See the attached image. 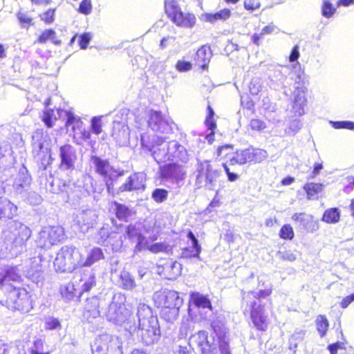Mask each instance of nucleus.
<instances>
[{
	"instance_id": "obj_1",
	"label": "nucleus",
	"mask_w": 354,
	"mask_h": 354,
	"mask_svg": "<svg viewBox=\"0 0 354 354\" xmlns=\"http://www.w3.org/2000/svg\"><path fill=\"white\" fill-rule=\"evenodd\" d=\"M23 279L15 266L0 268V290L6 296L8 308L22 313H28L32 308L31 295L21 287Z\"/></svg>"
},
{
	"instance_id": "obj_2",
	"label": "nucleus",
	"mask_w": 354,
	"mask_h": 354,
	"mask_svg": "<svg viewBox=\"0 0 354 354\" xmlns=\"http://www.w3.org/2000/svg\"><path fill=\"white\" fill-rule=\"evenodd\" d=\"M216 155L220 160H224L222 167L227 174V180L230 182L236 181L239 175L230 171L229 165H243L245 164H257L263 162L267 158L266 150L249 146L243 149H235L231 144L218 146L216 150Z\"/></svg>"
},
{
	"instance_id": "obj_3",
	"label": "nucleus",
	"mask_w": 354,
	"mask_h": 354,
	"mask_svg": "<svg viewBox=\"0 0 354 354\" xmlns=\"http://www.w3.org/2000/svg\"><path fill=\"white\" fill-rule=\"evenodd\" d=\"M193 341L200 349L201 354H232L227 329L221 321H213L210 324L209 332L199 330L191 336Z\"/></svg>"
},
{
	"instance_id": "obj_4",
	"label": "nucleus",
	"mask_w": 354,
	"mask_h": 354,
	"mask_svg": "<svg viewBox=\"0 0 354 354\" xmlns=\"http://www.w3.org/2000/svg\"><path fill=\"white\" fill-rule=\"evenodd\" d=\"M272 286L256 292L241 290V307L244 315H249L254 328L260 332H266L269 326L270 318L266 310V304L262 299H266L272 293Z\"/></svg>"
},
{
	"instance_id": "obj_5",
	"label": "nucleus",
	"mask_w": 354,
	"mask_h": 354,
	"mask_svg": "<svg viewBox=\"0 0 354 354\" xmlns=\"http://www.w3.org/2000/svg\"><path fill=\"white\" fill-rule=\"evenodd\" d=\"M154 306L159 310V313L164 320L172 322L179 316V310L183 304V299L178 292L161 289L153 295Z\"/></svg>"
},
{
	"instance_id": "obj_6",
	"label": "nucleus",
	"mask_w": 354,
	"mask_h": 354,
	"mask_svg": "<svg viewBox=\"0 0 354 354\" xmlns=\"http://www.w3.org/2000/svg\"><path fill=\"white\" fill-rule=\"evenodd\" d=\"M164 10L167 18L177 27L192 28L196 24L195 14L184 11L176 0H166Z\"/></svg>"
},
{
	"instance_id": "obj_7",
	"label": "nucleus",
	"mask_w": 354,
	"mask_h": 354,
	"mask_svg": "<svg viewBox=\"0 0 354 354\" xmlns=\"http://www.w3.org/2000/svg\"><path fill=\"white\" fill-rule=\"evenodd\" d=\"M91 161L95 166L96 174L100 176L105 184L107 192L112 195L116 187L117 180L124 175V171H119L112 166L108 160L93 156Z\"/></svg>"
},
{
	"instance_id": "obj_8",
	"label": "nucleus",
	"mask_w": 354,
	"mask_h": 354,
	"mask_svg": "<svg viewBox=\"0 0 354 354\" xmlns=\"http://www.w3.org/2000/svg\"><path fill=\"white\" fill-rule=\"evenodd\" d=\"M67 239L65 229L61 225H49L41 229L36 240L37 245L41 249H50Z\"/></svg>"
},
{
	"instance_id": "obj_9",
	"label": "nucleus",
	"mask_w": 354,
	"mask_h": 354,
	"mask_svg": "<svg viewBox=\"0 0 354 354\" xmlns=\"http://www.w3.org/2000/svg\"><path fill=\"white\" fill-rule=\"evenodd\" d=\"M75 249L65 245L60 248L53 262L54 268L57 272H72L81 268L80 261L75 257Z\"/></svg>"
},
{
	"instance_id": "obj_10",
	"label": "nucleus",
	"mask_w": 354,
	"mask_h": 354,
	"mask_svg": "<svg viewBox=\"0 0 354 354\" xmlns=\"http://www.w3.org/2000/svg\"><path fill=\"white\" fill-rule=\"evenodd\" d=\"M147 175L142 171L133 172L120 187H115L113 196L124 192L144 190L146 187Z\"/></svg>"
},
{
	"instance_id": "obj_11",
	"label": "nucleus",
	"mask_w": 354,
	"mask_h": 354,
	"mask_svg": "<svg viewBox=\"0 0 354 354\" xmlns=\"http://www.w3.org/2000/svg\"><path fill=\"white\" fill-rule=\"evenodd\" d=\"M147 124L149 127L158 133L169 134L172 131L171 124L158 111L151 109L149 111Z\"/></svg>"
},
{
	"instance_id": "obj_12",
	"label": "nucleus",
	"mask_w": 354,
	"mask_h": 354,
	"mask_svg": "<svg viewBox=\"0 0 354 354\" xmlns=\"http://www.w3.org/2000/svg\"><path fill=\"white\" fill-rule=\"evenodd\" d=\"M186 172L183 165L176 162L168 163L160 168V177L178 183L185 179Z\"/></svg>"
},
{
	"instance_id": "obj_13",
	"label": "nucleus",
	"mask_w": 354,
	"mask_h": 354,
	"mask_svg": "<svg viewBox=\"0 0 354 354\" xmlns=\"http://www.w3.org/2000/svg\"><path fill=\"white\" fill-rule=\"evenodd\" d=\"M59 152L60 158L59 168L74 169L75 162L77 158L75 148L72 145L66 143L59 147Z\"/></svg>"
},
{
	"instance_id": "obj_14",
	"label": "nucleus",
	"mask_w": 354,
	"mask_h": 354,
	"mask_svg": "<svg viewBox=\"0 0 354 354\" xmlns=\"http://www.w3.org/2000/svg\"><path fill=\"white\" fill-rule=\"evenodd\" d=\"M158 273L165 279L174 280L182 273V265L177 261L168 259L158 266Z\"/></svg>"
},
{
	"instance_id": "obj_15",
	"label": "nucleus",
	"mask_w": 354,
	"mask_h": 354,
	"mask_svg": "<svg viewBox=\"0 0 354 354\" xmlns=\"http://www.w3.org/2000/svg\"><path fill=\"white\" fill-rule=\"evenodd\" d=\"M220 176V171L214 168L211 160H205L200 163L198 170V178L204 180L206 184L212 185Z\"/></svg>"
},
{
	"instance_id": "obj_16",
	"label": "nucleus",
	"mask_w": 354,
	"mask_h": 354,
	"mask_svg": "<svg viewBox=\"0 0 354 354\" xmlns=\"http://www.w3.org/2000/svg\"><path fill=\"white\" fill-rule=\"evenodd\" d=\"M110 318L116 324H122L127 322L131 312L124 303H113L109 309Z\"/></svg>"
},
{
	"instance_id": "obj_17",
	"label": "nucleus",
	"mask_w": 354,
	"mask_h": 354,
	"mask_svg": "<svg viewBox=\"0 0 354 354\" xmlns=\"http://www.w3.org/2000/svg\"><path fill=\"white\" fill-rule=\"evenodd\" d=\"M140 337L142 342L149 345L157 342L160 336V330L158 322H149L140 328Z\"/></svg>"
},
{
	"instance_id": "obj_18",
	"label": "nucleus",
	"mask_w": 354,
	"mask_h": 354,
	"mask_svg": "<svg viewBox=\"0 0 354 354\" xmlns=\"http://www.w3.org/2000/svg\"><path fill=\"white\" fill-rule=\"evenodd\" d=\"M212 56V49L209 45L201 46L196 52L194 57V64L201 71H207L209 63Z\"/></svg>"
},
{
	"instance_id": "obj_19",
	"label": "nucleus",
	"mask_w": 354,
	"mask_h": 354,
	"mask_svg": "<svg viewBox=\"0 0 354 354\" xmlns=\"http://www.w3.org/2000/svg\"><path fill=\"white\" fill-rule=\"evenodd\" d=\"M295 223H299L308 232H313L319 229V222L314 216L304 212L295 213L292 216Z\"/></svg>"
},
{
	"instance_id": "obj_20",
	"label": "nucleus",
	"mask_w": 354,
	"mask_h": 354,
	"mask_svg": "<svg viewBox=\"0 0 354 354\" xmlns=\"http://www.w3.org/2000/svg\"><path fill=\"white\" fill-rule=\"evenodd\" d=\"M99 306V301L96 297L86 299L83 310L84 318L90 321L99 317L100 315Z\"/></svg>"
},
{
	"instance_id": "obj_21",
	"label": "nucleus",
	"mask_w": 354,
	"mask_h": 354,
	"mask_svg": "<svg viewBox=\"0 0 354 354\" xmlns=\"http://www.w3.org/2000/svg\"><path fill=\"white\" fill-rule=\"evenodd\" d=\"M17 207L7 198L0 197V219L10 220L17 215Z\"/></svg>"
},
{
	"instance_id": "obj_22",
	"label": "nucleus",
	"mask_w": 354,
	"mask_h": 354,
	"mask_svg": "<svg viewBox=\"0 0 354 354\" xmlns=\"http://www.w3.org/2000/svg\"><path fill=\"white\" fill-rule=\"evenodd\" d=\"M187 236L192 241V245L191 249L185 248L183 250L182 257L184 258L198 257L201 251V245L191 230L187 232Z\"/></svg>"
},
{
	"instance_id": "obj_23",
	"label": "nucleus",
	"mask_w": 354,
	"mask_h": 354,
	"mask_svg": "<svg viewBox=\"0 0 354 354\" xmlns=\"http://www.w3.org/2000/svg\"><path fill=\"white\" fill-rule=\"evenodd\" d=\"M48 41H51L56 46L62 44V41L57 38L56 32L53 28L42 30L35 39V44H44Z\"/></svg>"
},
{
	"instance_id": "obj_24",
	"label": "nucleus",
	"mask_w": 354,
	"mask_h": 354,
	"mask_svg": "<svg viewBox=\"0 0 354 354\" xmlns=\"http://www.w3.org/2000/svg\"><path fill=\"white\" fill-rule=\"evenodd\" d=\"M31 234L32 232L28 226L21 223L15 236L13 243L15 246L25 245L27 241L30 238Z\"/></svg>"
},
{
	"instance_id": "obj_25",
	"label": "nucleus",
	"mask_w": 354,
	"mask_h": 354,
	"mask_svg": "<svg viewBox=\"0 0 354 354\" xmlns=\"http://www.w3.org/2000/svg\"><path fill=\"white\" fill-rule=\"evenodd\" d=\"M231 16V10L228 8L222 9L216 12H206L203 14L206 22L214 24L218 21H226Z\"/></svg>"
},
{
	"instance_id": "obj_26",
	"label": "nucleus",
	"mask_w": 354,
	"mask_h": 354,
	"mask_svg": "<svg viewBox=\"0 0 354 354\" xmlns=\"http://www.w3.org/2000/svg\"><path fill=\"white\" fill-rule=\"evenodd\" d=\"M112 205L115 206V215L116 218L122 221L128 222L133 214V212L125 205L113 201Z\"/></svg>"
},
{
	"instance_id": "obj_27",
	"label": "nucleus",
	"mask_w": 354,
	"mask_h": 354,
	"mask_svg": "<svg viewBox=\"0 0 354 354\" xmlns=\"http://www.w3.org/2000/svg\"><path fill=\"white\" fill-rule=\"evenodd\" d=\"M324 187V185L320 183H306L303 186V189L306 193L307 198L313 200L317 198V196L323 191Z\"/></svg>"
},
{
	"instance_id": "obj_28",
	"label": "nucleus",
	"mask_w": 354,
	"mask_h": 354,
	"mask_svg": "<svg viewBox=\"0 0 354 354\" xmlns=\"http://www.w3.org/2000/svg\"><path fill=\"white\" fill-rule=\"evenodd\" d=\"M104 258L103 251L100 248H93L88 254L87 257L84 262H80V266L87 267L91 266L95 262L102 260Z\"/></svg>"
},
{
	"instance_id": "obj_29",
	"label": "nucleus",
	"mask_w": 354,
	"mask_h": 354,
	"mask_svg": "<svg viewBox=\"0 0 354 354\" xmlns=\"http://www.w3.org/2000/svg\"><path fill=\"white\" fill-rule=\"evenodd\" d=\"M315 328L320 337H324L329 329L330 324L325 315H318L315 320Z\"/></svg>"
},
{
	"instance_id": "obj_30",
	"label": "nucleus",
	"mask_w": 354,
	"mask_h": 354,
	"mask_svg": "<svg viewBox=\"0 0 354 354\" xmlns=\"http://www.w3.org/2000/svg\"><path fill=\"white\" fill-rule=\"evenodd\" d=\"M191 299L194 305L197 308L212 310L211 301L206 295H203L199 292H192L191 294Z\"/></svg>"
},
{
	"instance_id": "obj_31",
	"label": "nucleus",
	"mask_w": 354,
	"mask_h": 354,
	"mask_svg": "<svg viewBox=\"0 0 354 354\" xmlns=\"http://www.w3.org/2000/svg\"><path fill=\"white\" fill-rule=\"evenodd\" d=\"M80 124L78 127H72L73 137L77 143L82 141H86L91 138V131Z\"/></svg>"
},
{
	"instance_id": "obj_32",
	"label": "nucleus",
	"mask_w": 354,
	"mask_h": 354,
	"mask_svg": "<svg viewBox=\"0 0 354 354\" xmlns=\"http://www.w3.org/2000/svg\"><path fill=\"white\" fill-rule=\"evenodd\" d=\"M340 219V212L337 207H331L325 210L322 221L326 223H336Z\"/></svg>"
},
{
	"instance_id": "obj_33",
	"label": "nucleus",
	"mask_w": 354,
	"mask_h": 354,
	"mask_svg": "<svg viewBox=\"0 0 354 354\" xmlns=\"http://www.w3.org/2000/svg\"><path fill=\"white\" fill-rule=\"evenodd\" d=\"M337 6L333 5L329 0H324L322 3L321 13L326 19L331 18L337 12Z\"/></svg>"
},
{
	"instance_id": "obj_34",
	"label": "nucleus",
	"mask_w": 354,
	"mask_h": 354,
	"mask_svg": "<svg viewBox=\"0 0 354 354\" xmlns=\"http://www.w3.org/2000/svg\"><path fill=\"white\" fill-rule=\"evenodd\" d=\"M74 285L68 283L60 288V295L62 298L66 302L73 299L76 295Z\"/></svg>"
},
{
	"instance_id": "obj_35",
	"label": "nucleus",
	"mask_w": 354,
	"mask_h": 354,
	"mask_svg": "<svg viewBox=\"0 0 354 354\" xmlns=\"http://www.w3.org/2000/svg\"><path fill=\"white\" fill-rule=\"evenodd\" d=\"M165 141V138L157 137L155 140H153L151 143L146 140L144 137L141 138V145L142 148L147 149L149 151L152 153L156 152V147L160 145H162Z\"/></svg>"
},
{
	"instance_id": "obj_36",
	"label": "nucleus",
	"mask_w": 354,
	"mask_h": 354,
	"mask_svg": "<svg viewBox=\"0 0 354 354\" xmlns=\"http://www.w3.org/2000/svg\"><path fill=\"white\" fill-rule=\"evenodd\" d=\"M41 119L48 128L53 127L57 120L53 109H46L44 110Z\"/></svg>"
},
{
	"instance_id": "obj_37",
	"label": "nucleus",
	"mask_w": 354,
	"mask_h": 354,
	"mask_svg": "<svg viewBox=\"0 0 354 354\" xmlns=\"http://www.w3.org/2000/svg\"><path fill=\"white\" fill-rule=\"evenodd\" d=\"M267 127L266 122L260 118H252L248 124V129L253 132H263Z\"/></svg>"
},
{
	"instance_id": "obj_38",
	"label": "nucleus",
	"mask_w": 354,
	"mask_h": 354,
	"mask_svg": "<svg viewBox=\"0 0 354 354\" xmlns=\"http://www.w3.org/2000/svg\"><path fill=\"white\" fill-rule=\"evenodd\" d=\"M56 8H48L39 14L40 20L46 25L52 24L55 20Z\"/></svg>"
},
{
	"instance_id": "obj_39",
	"label": "nucleus",
	"mask_w": 354,
	"mask_h": 354,
	"mask_svg": "<svg viewBox=\"0 0 354 354\" xmlns=\"http://www.w3.org/2000/svg\"><path fill=\"white\" fill-rule=\"evenodd\" d=\"M17 17L22 28H28L34 25L33 19L25 12L19 10L17 13Z\"/></svg>"
},
{
	"instance_id": "obj_40",
	"label": "nucleus",
	"mask_w": 354,
	"mask_h": 354,
	"mask_svg": "<svg viewBox=\"0 0 354 354\" xmlns=\"http://www.w3.org/2000/svg\"><path fill=\"white\" fill-rule=\"evenodd\" d=\"M279 235L281 239L291 241L295 236V232L290 224H284L281 227Z\"/></svg>"
},
{
	"instance_id": "obj_41",
	"label": "nucleus",
	"mask_w": 354,
	"mask_h": 354,
	"mask_svg": "<svg viewBox=\"0 0 354 354\" xmlns=\"http://www.w3.org/2000/svg\"><path fill=\"white\" fill-rule=\"evenodd\" d=\"M151 197L157 203H161L167 200L168 191L163 188H156L151 193Z\"/></svg>"
},
{
	"instance_id": "obj_42",
	"label": "nucleus",
	"mask_w": 354,
	"mask_h": 354,
	"mask_svg": "<svg viewBox=\"0 0 354 354\" xmlns=\"http://www.w3.org/2000/svg\"><path fill=\"white\" fill-rule=\"evenodd\" d=\"M121 285L124 290H131L136 286L133 277L128 273L121 275Z\"/></svg>"
},
{
	"instance_id": "obj_43",
	"label": "nucleus",
	"mask_w": 354,
	"mask_h": 354,
	"mask_svg": "<svg viewBox=\"0 0 354 354\" xmlns=\"http://www.w3.org/2000/svg\"><path fill=\"white\" fill-rule=\"evenodd\" d=\"M169 245L164 242L155 243L149 244L148 250L152 253L157 254L160 252H167L168 250Z\"/></svg>"
},
{
	"instance_id": "obj_44",
	"label": "nucleus",
	"mask_w": 354,
	"mask_h": 354,
	"mask_svg": "<svg viewBox=\"0 0 354 354\" xmlns=\"http://www.w3.org/2000/svg\"><path fill=\"white\" fill-rule=\"evenodd\" d=\"M126 232L128 239L131 241H135L142 234L136 226L132 224L127 227Z\"/></svg>"
},
{
	"instance_id": "obj_45",
	"label": "nucleus",
	"mask_w": 354,
	"mask_h": 354,
	"mask_svg": "<svg viewBox=\"0 0 354 354\" xmlns=\"http://www.w3.org/2000/svg\"><path fill=\"white\" fill-rule=\"evenodd\" d=\"M135 241H136V245L135 246L136 252L148 250L149 244L147 239L142 234L140 235Z\"/></svg>"
},
{
	"instance_id": "obj_46",
	"label": "nucleus",
	"mask_w": 354,
	"mask_h": 354,
	"mask_svg": "<svg viewBox=\"0 0 354 354\" xmlns=\"http://www.w3.org/2000/svg\"><path fill=\"white\" fill-rule=\"evenodd\" d=\"M62 327V324L59 320L57 318L50 317L46 319L45 321V328L47 330H52L57 328H60Z\"/></svg>"
},
{
	"instance_id": "obj_47",
	"label": "nucleus",
	"mask_w": 354,
	"mask_h": 354,
	"mask_svg": "<svg viewBox=\"0 0 354 354\" xmlns=\"http://www.w3.org/2000/svg\"><path fill=\"white\" fill-rule=\"evenodd\" d=\"M44 259L41 257H33L31 261L30 268L35 272H40L43 270Z\"/></svg>"
},
{
	"instance_id": "obj_48",
	"label": "nucleus",
	"mask_w": 354,
	"mask_h": 354,
	"mask_svg": "<svg viewBox=\"0 0 354 354\" xmlns=\"http://www.w3.org/2000/svg\"><path fill=\"white\" fill-rule=\"evenodd\" d=\"M92 11V3L91 0H82L78 8V12L88 15L91 13Z\"/></svg>"
},
{
	"instance_id": "obj_49",
	"label": "nucleus",
	"mask_w": 354,
	"mask_h": 354,
	"mask_svg": "<svg viewBox=\"0 0 354 354\" xmlns=\"http://www.w3.org/2000/svg\"><path fill=\"white\" fill-rule=\"evenodd\" d=\"M91 128L92 131L99 135L102 132L101 117H93L91 120Z\"/></svg>"
},
{
	"instance_id": "obj_50",
	"label": "nucleus",
	"mask_w": 354,
	"mask_h": 354,
	"mask_svg": "<svg viewBox=\"0 0 354 354\" xmlns=\"http://www.w3.org/2000/svg\"><path fill=\"white\" fill-rule=\"evenodd\" d=\"M327 349L328 350L330 354H337V351L339 350L346 351V347L344 342H336L335 343L328 344Z\"/></svg>"
},
{
	"instance_id": "obj_51",
	"label": "nucleus",
	"mask_w": 354,
	"mask_h": 354,
	"mask_svg": "<svg viewBox=\"0 0 354 354\" xmlns=\"http://www.w3.org/2000/svg\"><path fill=\"white\" fill-rule=\"evenodd\" d=\"M67 119L66 122V127H69L74 124L73 127H78L80 124H83V122L80 118H77L74 114L71 112H67Z\"/></svg>"
},
{
	"instance_id": "obj_52",
	"label": "nucleus",
	"mask_w": 354,
	"mask_h": 354,
	"mask_svg": "<svg viewBox=\"0 0 354 354\" xmlns=\"http://www.w3.org/2000/svg\"><path fill=\"white\" fill-rule=\"evenodd\" d=\"M333 127L336 129H346L349 130L354 129V122L350 121H337L332 122Z\"/></svg>"
},
{
	"instance_id": "obj_53",
	"label": "nucleus",
	"mask_w": 354,
	"mask_h": 354,
	"mask_svg": "<svg viewBox=\"0 0 354 354\" xmlns=\"http://www.w3.org/2000/svg\"><path fill=\"white\" fill-rule=\"evenodd\" d=\"M191 62L185 60H178L176 64V68L180 72H186L192 69Z\"/></svg>"
},
{
	"instance_id": "obj_54",
	"label": "nucleus",
	"mask_w": 354,
	"mask_h": 354,
	"mask_svg": "<svg viewBox=\"0 0 354 354\" xmlns=\"http://www.w3.org/2000/svg\"><path fill=\"white\" fill-rule=\"evenodd\" d=\"M91 35L89 33L84 32L79 37V46L81 49H86L91 41Z\"/></svg>"
},
{
	"instance_id": "obj_55",
	"label": "nucleus",
	"mask_w": 354,
	"mask_h": 354,
	"mask_svg": "<svg viewBox=\"0 0 354 354\" xmlns=\"http://www.w3.org/2000/svg\"><path fill=\"white\" fill-rule=\"evenodd\" d=\"M52 163V158L50 151H46V154L44 155L43 158L40 159L41 168L43 170L47 169V167Z\"/></svg>"
},
{
	"instance_id": "obj_56",
	"label": "nucleus",
	"mask_w": 354,
	"mask_h": 354,
	"mask_svg": "<svg viewBox=\"0 0 354 354\" xmlns=\"http://www.w3.org/2000/svg\"><path fill=\"white\" fill-rule=\"evenodd\" d=\"M243 5L248 10H254L260 7V3L257 0H244Z\"/></svg>"
},
{
	"instance_id": "obj_57",
	"label": "nucleus",
	"mask_w": 354,
	"mask_h": 354,
	"mask_svg": "<svg viewBox=\"0 0 354 354\" xmlns=\"http://www.w3.org/2000/svg\"><path fill=\"white\" fill-rule=\"evenodd\" d=\"M95 285V277L91 276L88 281H86L83 286L82 291L86 292L91 290V289Z\"/></svg>"
},
{
	"instance_id": "obj_58",
	"label": "nucleus",
	"mask_w": 354,
	"mask_h": 354,
	"mask_svg": "<svg viewBox=\"0 0 354 354\" xmlns=\"http://www.w3.org/2000/svg\"><path fill=\"white\" fill-rule=\"evenodd\" d=\"M34 346L35 348L30 351V354H50V352H40V350L43 348V343L41 340L35 341L34 343Z\"/></svg>"
},
{
	"instance_id": "obj_59",
	"label": "nucleus",
	"mask_w": 354,
	"mask_h": 354,
	"mask_svg": "<svg viewBox=\"0 0 354 354\" xmlns=\"http://www.w3.org/2000/svg\"><path fill=\"white\" fill-rule=\"evenodd\" d=\"M323 169V164L322 162H317L313 166V171L311 172V174L308 178V179H313L315 178L321 171V170Z\"/></svg>"
},
{
	"instance_id": "obj_60",
	"label": "nucleus",
	"mask_w": 354,
	"mask_h": 354,
	"mask_svg": "<svg viewBox=\"0 0 354 354\" xmlns=\"http://www.w3.org/2000/svg\"><path fill=\"white\" fill-rule=\"evenodd\" d=\"M353 301L354 299L351 294L342 299L339 303V306L342 308H346Z\"/></svg>"
},
{
	"instance_id": "obj_61",
	"label": "nucleus",
	"mask_w": 354,
	"mask_h": 354,
	"mask_svg": "<svg viewBox=\"0 0 354 354\" xmlns=\"http://www.w3.org/2000/svg\"><path fill=\"white\" fill-rule=\"evenodd\" d=\"M299 57V52L298 50V46H295L290 52V54L289 55V61L291 62H294L298 59Z\"/></svg>"
},
{
	"instance_id": "obj_62",
	"label": "nucleus",
	"mask_w": 354,
	"mask_h": 354,
	"mask_svg": "<svg viewBox=\"0 0 354 354\" xmlns=\"http://www.w3.org/2000/svg\"><path fill=\"white\" fill-rule=\"evenodd\" d=\"M205 124L207 126V129L211 131H214L216 128V121L214 118H205Z\"/></svg>"
},
{
	"instance_id": "obj_63",
	"label": "nucleus",
	"mask_w": 354,
	"mask_h": 354,
	"mask_svg": "<svg viewBox=\"0 0 354 354\" xmlns=\"http://www.w3.org/2000/svg\"><path fill=\"white\" fill-rule=\"evenodd\" d=\"M353 5H354V0H338L336 3L337 7H348Z\"/></svg>"
},
{
	"instance_id": "obj_64",
	"label": "nucleus",
	"mask_w": 354,
	"mask_h": 354,
	"mask_svg": "<svg viewBox=\"0 0 354 354\" xmlns=\"http://www.w3.org/2000/svg\"><path fill=\"white\" fill-rule=\"evenodd\" d=\"M294 182H295V178H293L292 176H286L281 180L280 183L283 186H288V185H291Z\"/></svg>"
}]
</instances>
